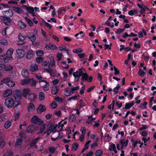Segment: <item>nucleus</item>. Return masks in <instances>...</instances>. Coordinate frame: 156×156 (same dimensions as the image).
<instances>
[{
    "instance_id": "58836bf2",
    "label": "nucleus",
    "mask_w": 156,
    "mask_h": 156,
    "mask_svg": "<svg viewBox=\"0 0 156 156\" xmlns=\"http://www.w3.org/2000/svg\"><path fill=\"white\" fill-rule=\"evenodd\" d=\"M22 138H18L16 140L15 145L16 147H18L20 145L22 144Z\"/></svg>"
},
{
    "instance_id": "de8ad7c7",
    "label": "nucleus",
    "mask_w": 156,
    "mask_h": 156,
    "mask_svg": "<svg viewBox=\"0 0 156 156\" xmlns=\"http://www.w3.org/2000/svg\"><path fill=\"white\" fill-rule=\"evenodd\" d=\"M76 120V117L73 115H72L69 117V122H74Z\"/></svg>"
},
{
    "instance_id": "0e129e2a",
    "label": "nucleus",
    "mask_w": 156,
    "mask_h": 156,
    "mask_svg": "<svg viewBox=\"0 0 156 156\" xmlns=\"http://www.w3.org/2000/svg\"><path fill=\"white\" fill-rule=\"evenodd\" d=\"M26 37L23 36L21 34L19 35V39L20 41H24L26 39Z\"/></svg>"
},
{
    "instance_id": "79ce46f5",
    "label": "nucleus",
    "mask_w": 156,
    "mask_h": 156,
    "mask_svg": "<svg viewBox=\"0 0 156 156\" xmlns=\"http://www.w3.org/2000/svg\"><path fill=\"white\" fill-rule=\"evenodd\" d=\"M82 81H83L84 80L86 81L88 77V75L87 74L86 70L85 69V72L83 74H82Z\"/></svg>"
},
{
    "instance_id": "f257e3e1",
    "label": "nucleus",
    "mask_w": 156,
    "mask_h": 156,
    "mask_svg": "<svg viewBox=\"0 0 156 156\" xmlns=\"http://www.w3.org/2000/svg\"><path fill=\"white\" fill-rule=\"evenodd\" d=\"M79 86H76L73 87H67L65 89L64 94L66 97H68L76 92L79 89Z\"/></svg>"
},
{
    "instance_id": "9d476101",
    "label": "nucleus",
    "mask_w": 156,
    "mask_h": 156,
    "mask_svg": "<svg viewBox=\"0 0 156 156\" xmlns=\"http://www.w3.org/2000/svg\"><path fill=\"white\" fill-rule=\"evenodd\" d=\"M17 53V57L18 58H23L24 55V51L23 50L18 49L16 51Z\"/></svg>"
},
{
    "instance_id": "603ef678",
    "label": "nucleus",
    "mask_w": 156,
    "mask_h": 156,
    "mask_svg": "<svg viewBox=\"0 0 156 156\" xmlns=\"http://www.w3.org/2000/svg\"><path fill=\"white\" fill-rule=\"evenodd\" d=\"M78 147V144L76 143H74L72 145V150L73 151L76 150Z\"/></svg>"
},
{
    "instance_id": "bf43d9fd",
    "label": "nucleus",
    "mask_w": 156,
    "mask_h": 156,
    "mask_svg": "<svg viewBox=\"0 0 156 156\" xmlns=\"http://www.w3.org/2000/svg\"><path fill=\"white\" fill-rule=\"evenodd\" d=\"M137 11L135 9L134 10H130L128 12V14L130 16H133L134 14L136 13Z\"/></svg>"
},
{
    "instance_id": "6ab92c4d",
    "label": "nucleus",
    "mask_w": 156,
    "mask_h": 156,
    "mask_svg": "<svg viewBox=\"0 0 156 156\" xmlns=\"http://www.w3.org/2000/svg\"><path fill=\"white\" fill-rule=\"evenodd\" d=\"M67 123V122L66 121L62 120L58 123V125H57V126L60 129V130H62L64 125L66 124Z\"/></svg>"
},
{
    "instance_id": "9b49d317",
    "label": "nucleus",
    "mask_w": 156,
    "mask_h": 156,
    "mask_svg": "<svg viewBox=\"0 0 156 156\" xmlns=\"http://www.w3.org/2000/svg\"><path fill=\"white\" fill-rule=\"evenodd\" d=\"M10 60L4 54L0 56V62L2 63H7Z\"/></svg>"
},
{
    "instance_id": "c85d7f7f",
    "label": "nucleus",
    "mask_w": 156,
    "mask_h": 156,
    "mask_svg": "<svg viewBox=\"0 0 156 156\" xmlns=\"http://www.w3.org/2000/svg\"><path fill=\"white\" fill-rule=\"evenodd\" d=\"M30 70L31 71L34 72L38 70V66L36 64L31 65L30 66Z\"/></svg>"
},
{
    "instance_id": "0eeeda50",
    "label": "nucleus",
    "mask_w": 156,
    "mask_h": 156,
    "mask_svg": "<svg viewBox=\"0 0 156 156\" xmlns=\"http://www.w3.org/2000/svg\"><path fill=\"white\" fill-rule=\"evenodd\" d=\"M14 50L12 48H9L5 54L8 58L10 60H11L13 59L12 55L13 53Z\"/></svg>"
},
{
    "instance_id": "4468645a",
    "label": "nucleus",
    "mask_w": 156,
    "mask_h": 156,
    "mask_svg": "<svg viewBox=\"0 0 156 156\" xmlns=\"http://www.w3.org/2000/svg\"><path fill=\"white\" fill-rule=\"evenodd\" d=\"M57 127V125H56L54 127H50L49 128L47 129L46 130L44 133V134H46L47 135H49L51 133L54 132V129H55Z\"/></svg>"
},
{
    "instance_id": "774afa93",
    "label": "nucleus",
    "mask_w": 156,
    "mask_h": 156,
    "mask_svg": "<svg viewBox=\"0 0 156 156\" xmlns=\"http://www.w3.org/2000/svg\"><path fill=\"white\" fill-rule=\"evenodd\" d=\"M43 59V58L41 57H38L36 59V62L38 63H40L42 62Z\"/></svg>"
},
{
    "instance_id": "4c0bfd02",
    "label": "nucleus",
    "mask_w": 156,
    "mask_h": 156,
    "mask_svg": "<svg viewBox=\"0 0 156 156\" xmlns=\"http://www.w3.org/2000/svg\"><path fill=\"white\" fill-rule=\"evenodd\" d=\"M19 25L21 29H25L26 27V24L22 20H20L18 22Z\"/></svg>"
},
{
    "instance_id": "412c9836",
    "label": "nucleus",
    "mask_w": 156,
    "mask_h": 156,
    "mask_svg": "<svg viewBox=\"0 0 156 156\" xmlns=\"http://www.w3.org/2000/svg\"><path fill=\"white\" fill-rule=\"evenodd\" d=\"M28 37L33 42L36 39V37L34 34L33 33L29 32L27 34Z\"/></svg>"
},
{
    "instance_id": "423d86ee",
    "label": "nucleus",
    "mask_w": 156,
    "mask_h": 156,
    "mask_svg": "<svg viewBox=\"0 0 156 156\" xmlns=\"http://www.w3.org/2000/svg\"><path fill=\"white\" fill-rule=\"evenodd\" d=\"M31 122L33 123L38 124L40 123H42L43 121L39 119L37 115H34L31 118Z\"/></svg>"
},
{
    "instance_id": "aec40b11",
    "label": "nucleus",
    "mask_w": 156,
    "mask_h": 156,
    "mask_svg": "<svg viewBox=\"0 0 156 156\" xmlns=\"http://www.w3.org/2000/svg\"><path fill=\"white\" fill-rule=\"evenodd\" d=\"M28 83L30 86L32 87L35 86L36 85L37 81L33 79H28Z\"/></svg>"
},
{
    "instance_id": "f3484780",
    "label": "nucleus",
    "mask_w": 156,
    "mask_h": 156,
    "mask_svg": "<svg viewBox=\"0 0 156 156\" xmlns=\"http://www.w3.org/2000/svg\"><path fill=\"white\" fill-rule=\"evenodd\" d=\"M34 55V53L32 50H29L27 54L26 58L28 59H30L33 57Z\"/></svg>"
},
{
    "instance_id": "ea45409f",
    "label": "nucleus",
    "mask_w": 156,
    "mask_h": 156,
    "mask_svg": "<svg viewBox=\"0 0 156 156\" xmlns=\"http://www.w3.org/2000/svg\"><path fill=\"white\" fill-rule=\"evenodd\" d=\"M25 19L27 22L28 25L30 27H32L33 25V23L32 20L27 17L25 18Z\"/></svg>"
},
{
    "instance_id": "f8f14e48",
    "label": "nucleus",
    "mask_w": 156,
    "mask_h": 156,
    "mask_svg": "<svg viewBox=\"0 0 156 156\" xmlns=\"http://www.w3.org/2000/svg\"><path fill=\"white\" fill-rule=\"evenodd\" d=\"M49 59L50 60V62H49L48 67L50 68H51L55 66L56 62L54 57L52 56H49Z\"/></svg>"
},
{
    "instance_id": "c756f323",
    "label": "nucleus",
    "mask_w": 156,
    "mask_h": 156,
    "mask_svg": "<svg viewBox=\"0 0 156 156\" xmlns=\"http://www.w3.org/2000/svg\"><path fill=\"white\" fill-rule=\"evenodd\" d=\"M4 69L5 71H9L13 69V66L10 65H5L4 64Z\"/></svg>"
},
{
    "instance_id": "2f4dec72",
    "label": "nucleus",
    "mask_w": 156,
    "mask_h": 156,
    "mask_svg": "<svg viewBox=\"0 0 156 156\" xmlns=\"http://www.w3.org/2000/svg\"><path fill=\"white\" fill-rule=\"evenodd\" d=\"M21 75L24 77L27 78L29 76V73L27 70L25 69H23L21 71Z\"/></svg>"
},
{
    "instance_id": "a19ab883",
    "label": "nucleus",
    "mask_w": 156,
    "mask_h": 156,
    "mask_svg": "<svg viewBox=\"0 0 156 156\" xmlns=\"http://www.w3.org/2000/svg\"><path fill=\"white\" fill-rule=\"evenodd\" d=\"M56 150V148L54 147H48V151L51 154H53Z\"/></svg>"
},
{
    "instance_id": "a878e982",
    "label": "nucleus",
    "mask_w": 156,
    "mask_h": 156,
    "mask_svg": "<svg viewBox=\"0 0 156 156\" xmlns=\"http://www.w3.org/2000/svg\"><path fill=\"white\" fill-rule=\"evenodd\" d=\"M27 108L28 111L30 112H32L35 109L34 105L32 103L29 104Z\"/></svg>"
},
{
    "instance_id": "69168bd1",
    "label": "nucleus",
    "mask_w": 156,
    "mask_h": 156,
    "mask_svg": "<svg viewBox=\"0 0 156 156\" xmlns=\"http://www.w3.org/2000/svg\"><path fill=\"white\" fill-rule=\"evenodd\" d=\"M36 76L37 79L39 80V82L40 83L41 81H44L43 80V77L41 76L36 75Z\"/></svg>"
},
{
    "instance_id": "bb28decb",
    "label": "nucleus",
    "mask_w": 156,
    "mask_h": 156,
    "mask_svg": "<svg viewBox=\"0 0 156 156\" xmlns=\"http://www.w3.org/2000/svg\"><path fill=\"white\" fill-rule=\"evenodd\" d=\"M134 103L133 101H131L128 103L126 104L124 108L125 109H128L130 108L133 105Z\"/></svg>"
},
{
    "instance_id": "e2e57ef3",
    "label": "nucleus",
    "mask_w": 156,
    "mask_h": 156,
    "mask_svg": "<svg viewBox=\"0 0 156 156\" xmlns=\"http://www.w3.org/2000/svg\"><path fill=\"white\" fill-rule=\"evenodd\" d=\"M19 136L24 138H26V133L24 131H22L19 133Z\"/></svg>"
},
{
    "instance_id": "b1692460",
    "label": "nucleus",
    "mask_w": 156,
    "mask_h": 156,
    "mask_svg": "<svg viewBox=\"0 0 156 156\" xmlns=\"http://www.w3.org/2000/svg\"><path fill=\"white\" fill-rule=\"evenodd\" d=\"M35 130V128L33 126H28L26 129V131L28 133H32Z\"/></svg>"
},
{
    "instance_id": "39448f33",
    "label": "nucleus",
    "mask_w": 156,
    "mask_h": 156,
    "mask_svg": "<svg viewBox=\"0 0 156 156\" xmlns=\"http://www.w3.org/2000/svg\"><path fill=\"white\" fill-rule=\"evenodd\" d=\"M22 95L21 91L19 90H17L14 91V97L16 101H18L22 98Z\"/></svg>"
},
{
    "instance_id": "8fccbe9b",
    "label": "nucleus",
    "mask_w": 156,
    "mask_h": 156,
    "mask_svg": "<svg viewBox=\"0 0 156 156\" xmlns=\"http://www.w3.org/2000/svg\"><path fill=\"white\" fill-rule=\"evenodd\" d=\"M44 94L42 92H41L39 93V98L40 100H43L44 98Z\"/></svg>"
},
{
    "instance_id": "864d4df0",
    "label": "nucleus",
    "mask_w": 156,
    "mask_h": 156,
    "mask_svg": "<svg viewBox=\"0 0 156 156\" xmlns=\"http://www.w3.org/2000/svg\"><path fill=\"white\" fill-rule=\"evenodd\" d=\"M62 67L65 69H67L69 67V65L66 64V62L65 61H63L61 62Z\"/></svg>"
},
{
    "instance_id": "3c124183",
    "label": "nucleus",
    "mask_w": 156,
    "mask_h": 156,
    "mask_svg": "<svg viewBox=\"0 0 156 156\" xmlns=\"http://www.w3.org/2000/svg\"><path fill=\"white\" fill-rule=\"evenodd\" d=\"M103 152L101 150H97L95 153V156H101L103 154Z\"/></svg>"
},
{
    "instance_id": "5fc2aeb1",
    "label": "nucleus",
    "mask_w": 156,
    "mask_h": 156,
    "mask_svg": "<svg viewBox=\"0 0 156 156\" xmlns=\"http://www.w3.org/2000/svg\"><path fill=\"white\" fill-rule=\"evenodd\" d=\"M57 106V104L55 101H53L51 105V107L52 109H55Z\"/></svg>"
},
{
    "instance_id": "4be33fe9",
    "label": "nucleus",
    "mask_w": 156,
    "mask_h": 156,
    "mask_svg": "<svg viewBox=\"0 0 156 156\" xmlns=\"http://www.w3.org/2000/svg\"><path fill=\"white\" fill-rule=\"evenodd\" d=\"M46 110V108L44 105H40L37 108V112L38 114H41L42 112L45 111Z\"/></svg>"
},
{
    "instance_id": "052dcab7",
    "label": "nucleus",
    "mask_w": 156,
    "mask_h": 156,
    "mask_svg": "<svg viewBox=\"0 0 156 156\" xmlns=\"http://www.w3.org/2000/svg\"><path fill=\"white\" fill-rule=\"evenodd\" d=\"M28 79H24L20 81V83L21 84L23 85L27 84L28 83Z\"/></svg>"
},
{
    "instance_id": "7ed1b4c3",
    "label": "nucleus",
    "mask_w": 156,
    "mask_h": 156,
    "mask_svg": "<svg viewBox=\"0 0 156 156\" xmlns=\"http://www.w3.org/2000/svg\"><path fill=\"white\" fill-rule=\"evenodd\" d=\"M15 102V101L12 98H9L5 100L4 103L6 107L10 108L13 106Z\"/></svg>"
},
{
    "instance_id": "a18cd8bd",
    "label": "nucleus",
    "mask_w": 156,
    "mask_h": 156,
    "mask_svg": "<svg viewBox=\"0 0 156 156\" xmlns=\"http://www.w3.org/2000/svg\"><path fill=\"white\" fill-rule=\"evenodd\" d=\"M63 55L62 53L58 52L56 55V58H57V61L58 62L62 59V57Z\"/></svg>"
},
{
    "instance_id": "680f3d73",
    "label": "nucleus",
    "mask_w": 156,
    "mask_h": 156,
    "mask_svg": "<svg viewBox=\"0 0 156 156\" xmlns=\"http://www.w3.org/2000/svg\"><path fill=\"white\" fill-rule=\"evenodd\" d=\"M82 50L81 48H78L77 49H73V52L76 53H78L82 52Z\"/></svg>"
},
{
    "instance_id": "2eb2a0df",
    "label": "nucleus",
    "mask_w": 156,
    "mask_h": 156,
    "mask_svg": "<svg viewBox=\"0 0 156 156\" xmlns=\"http://www.w3.org/2000/svg\"><path fill=\"white\" fill-rule=\"evenodd\" d=\"M30 92V90L28 88H24L22 91V94L23 96L25 98H27V95H29Z\"/></svg>"
},
{
    "instance_id": "72a5a7b5",
    "label": "nucleus",
    "mask_w": 156,
    "mask_h": 156,
    "mask_svg": "<svg viewBox=\"0 0 156 156\" xmlns=\"http://www.w3.org/2000/svg\"><path fill=\"white\" fill-rule=\"evenodd\" d=\"M108 150L110 151H113L114 153H116L117 151L116 149V147L115 145L114 144H112L109 146Z\"/></svg>"
},
{
    "instance_id": "09e8293b",
    "label": "nucleus",
    "mask_w": 156,
    "mask_h": 156,
    "mask_svg": "<svg viewBox=\"0 0 156 156\" xmlns=\"http://www.w3.org/2000/svg\"><path fill=\"white\" fill-rule=\"evenodd\" d=\"M147 34L145 31L143 30L142 31H140L138 33L139 37L140 38L143 37V36H146Z\"/></svg>"
},
{
    "instance_id": "338daca9",
    "label": "nucleus",
    "mask_w": 156,
    "mask_h": 156,
    "mask_svg": "<svg viewBox=\"0 0 156 156\" xmlns=\"http://www.w3.org/2000/svg\"><path fill=\"white\" fill-rule=\"evenodd\" d=\"M8 29V27H6L2 31V35L5 36L7 35L6 30Z\"/></svg>"
},
{
    "instance_id": "7c9ffc66",
    "label": "nucleus",
    "mask_w": 156,
    "mask_h": 156,
    "mask_svg": "<svg viewBox=\"0 0 156 156\" xmlns=\"http://www.w3.org/2000/svg\"><path fill=\"white\" fill-rule=\"evenodd\" d=\"M12 21L8 17H4L3 18V22L6 25H9L11 23Z\"/></svg>"
},
{
    "instance_id": "1a4fd4ad",
    "label": "nucleus",
    "mask_w": 156,
    "mask_h": 156,
    "mask_svg": "<svg viewBox=\"0 0 156 156\" xmlns=\"http://www.w3.org/2000/svg\"><path fill=\"white\" fill-rule=\"evenodd\" d=\"M40 85L44 90H49V84L46 81L44 80L40 82Z\"/></svg>"
},
{
    "instance_id": "e433bc0d",
    "label": "nucleus",
    "mask_w": 156,
    "mask_h": 156,
    "mask_svg": "<svg viewBox=\"0 0 156 156\" xmlns=\"http://www.w3.org/2000/svg\"><path fill=\"white\" fill-rule=\"evenodd\" d=\"M8 41L5 38H2L0 40V44L2 45H6L8 44Z\"/></svg>"
},
{
    "instance_id": "37998d69",
    "label": "nucleus",
    "mask_w": 156,
    "mask_h": 156,
    "mask_svg": "<svg viewBox=\"0 0 156 156\" xmlns=\"http://www.w3.org/2000/svg\"><path fill=\"white\" fill-rule=\"evenodd\" d=\"M44 70L45 72H47L50 73L51 76H54V75L52 72L53 70L52 69H51L44 68Z\"/></svg>"
},
{
    "instance_id": "c03bdc74",
    "label": "nucleus",
    "mask_w": 156,
    "mask_h": 156,
    "mask_svg": "<svg viewBox=\"0 0 156 156\" xmlns=\"http://www.w3.org/2000/svg\"><path fill=\"white\" fill-rule=\"evenodd\" d=\"M58 136L56 138H53L51 137V139L53 141H55L61 138L63 136L62 134H60L59 133H58Z\"/></svg>"
},
{
    "instance_id": "20e7f679",
    "label": "nucleus",
    "mask_w": 156,
    "mask_h": 156,
    "mask_svg": "<svg viewBox=\"0 0 156 156\" xmlns=\"http://www.w3.org/2000/svg\"><path fill=\"white\" fill-rule=\"evenodd\" d=\"M2 83H5L6 85L9 87H12L15 85V83L14 81L11 80H9L8 78H5L1 81Z\"/></svg>"
},
{
    "instance_id": "49530a36",
    "label": "nucleus",
    "mask_w": 156,
    "mask_h": 156,
    "mask_svg": "<svg viewBox=\"0 0 156 156\" xmlns=\"http://www.w3.org/2000/svg\"><path fill=\"white\" fill-rule=\"evenodd\" d=\"M13 9L14 11L19 13H21L22 12V9L18 7H14Z\"/></svg>"
},
{
    "instance_id": "c9c22d12",
    "label": "nucleus",
    "mask_w": 156,
    "mask_h": 156,
    "mask_svg": "<svg viewBox=\"0 0 156 156\" xmlns=\"http://www.w3.org/2000/svg\"><path fill=\"white\" fill-rule=\"evenodd\" d=\"M58 86L53 87L52 89L51 92V93L54 95L57 94L58 92Z\"/></svg>"
},
{
    "instance_id": "6e6d98bb",
    "label": "nucleus",
    "mask_w": 156,
    "mask_h": 156,
    "mask_svg": "<svg viewBox=\"0 0 156 156\" xmlns=\"http://www.w3.org/2000/svg\"><path fill=\"white\" fill-rule=\"evenodd\" d=\"M12 152L11 151L8 150L3 156H12Z\"/></svg>"
},
{
    "instance_id": "cd10ccee",
    "label": "nucleus",
    "mask_w": 156,
    "mask_h": 156,
    "mask_svg": "<svg viewBox=\"0 0 156 156\" xmlns=\"http://www.w3.org/2000/svg\"><path fill=\"white\" fill-rule=\"evenodd\" d=\"M24 7L30 12V13H31L33 16H35L34 13V10L33 8L31 7H28L26 6H24Z\"/></svg>"
},
{
    "instance_id": "473e14b6",
    "label": "nucleus",
    "mask_w": 156,
    "mask_h": 156,
    "mask_svg": "<svg viewBox=\"0 0 156 156\" xmlns=\"http://www.w3.org/2000/svg\"><path fill=\"white\" fill-rule=\"evenodd\" d=\"M38 125H39L40 126V131L42 133L44 130L45 129L46 124L45 123H44V122L43 121V122L42 123H40Z\"/></svg>"
},
{
    "instance_id": "5701e85b",
    "label": "nucleus",
    "mask_w": 156,
    "mask_h": 156,
    "mask_svg": "<svg viewBox=\"0 0 156 156\" xmlns=\"http://www.w3.org/2000/svg\"><path fill=\"white\" fill-rule=\"evenodd\" d=\"M36 98V95L34 93H30L28 96V99L31 101H34Z\"/></svg>"
},
{
    "instance_id": "13d9d810",
    "label": "nucleus",
    "mask_w": 156,
    "mask_h": 156,
    "mask_svg": "<svg viewBox=\"0 0 156 156\" xmlns=\"http://www.w3.org/2000/svg\"><path fill=\"white\" fill-rule=\"evenodd\" d=\"M138 74L140 76L143 77L145 74V73L143 69H141L139 70Z\"/></svg>"
},
{
    "instance_id": "f704fd0d",
    "label": "nucleus",
    "mask_w": 156,
    "mask_h": 156,
    "mask_svg": "<svg viewBox=\"0 0 156 156\" xmlns=\"http://www.w3.org/2000/svg\"><path fill=\"white\" fill-rule=\"evenodd\" d=\"M12 120H10L6 121L4 125V127L6 129L9 128L12 124Z\"/></svg>"
},
{
    "instance_id": "ddd939ff",
    "label": "nucleus",
    "mask_w": 156,
    "mask_h": 156,
    "mask_svg": "<svg viewBox=\"0 0 156 156\" xmlns=\"http://www.w3.org/2000/svg\"><path fill=\"white\" fill-rule=\"evenodd\" d=\"M12 94V91L10 89H7L3 91L2 95L4 98H6L11 95Z\"/></svg>"
},
{
    "instance_id": "4d7b16f0",
    "label": "nucleus",
    "mask_w": 156,
    "mask_h": 156,
    "mask_svg": "<svg viewBox=\"0 0 156 156\" xmlns=\"http://www.w3.org/2000/svg\"><path fill=\"white\" fill-rule=\"evenodd\" d=\"M43 51L38 50L36 51V54L37 56H42L44 54Z\"/></svg>"
},
{
    "instance_id": "393cba45",
    "label": "nucleus",
    "mask_w": 156,
    "mask_h": 156,
    "mask_svg": "<svg viewBox=\"0 0 156 156\" xmlns=\"http://www.w3.org/2000/svg\"><path fill=\"white\" fill-rule=\"evenodd\" d=\"M40 138V137H37L35 139L33 140L30 143V145L31 147H36V143L37 140Z\"/></svg>"
},
{
    "instance_id": "6e6552de",
    "label": "nucleus",
    "mask_w": 156,
    "mask_h": 156,
    "mask_svg": "<svg viewBox=\"0 0 156 156\" xmlns=\"http://www.w3.org/2000/svg\"><path fill=\"white\" fill-rule=\"evenodd\" d=\"M2 14L5 17L9 18L13 16V12L11 9H9L7 11H3L2 12Z\"/></svg>"
},
{
    "instance_id": "dca6fc26",
    "label": "nucleus",
    "mask_w": 156,
    "mask_h": 156,
    "mask_svg": "<svg viewBox=\"0 0 156 156\" xmlns=\"http://www.w3.org/2000/svg\"><path fill=\"white\" fill-rule=\"evenodd\" d=\"M46 48L47 50H55L57 48V47L55 45L51 43L47 44L45 47Z\"/></svg>"
},
{
    "instance_id": "a211bd4d",
    "label": "nucleus",
    "mask_w": 156,
    "mask_h": 156,
    "mask_svg": "<svg viewBox=\"0 0 156 156\" xmlns=\"http://www.w3.org/2000/svg\"><path fill=\"white\" fill-rule=\"evenodd\" d=\"M129 143V140L127 139L125 140L124 139L121 140L120 141L121 144V149H122L124 147H126Z\"/></svg>"
},
{
    "instance_id": "f03ea898",
    "label": "nucleus",
    "mask_w": 156,
    "mask_h": 156,
    "mask_svg": "<svg viewBox=\"0 0 156 156\" xmlns=\"http://www.w3.org/2000/svg\"><path fill=\"white\" fill-rule=\"evenodd\" d=\"M85 72V69L83 68L79 69L74 72L73 73V75L75 78L74 81L76 82L79 80L80 76H82V74H83Z\"/></svg>"
}]
</instances>
